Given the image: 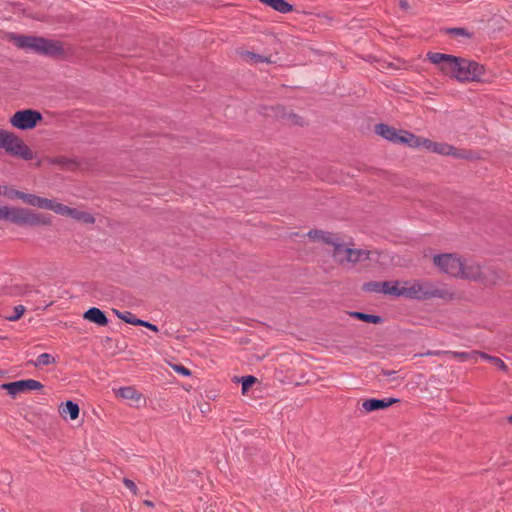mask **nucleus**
<instances>
[{"label": "nucleus", "instance_id": "10", "mask_svg": "<svg viewBox=\"0 0 512 512\" xmlns=\"http://www.w3.org/2000/svg\"><path fill=\"white\" fill-rule=\"evenodd\" d=\"M1 388L6 390L12 397L17 396L20 393H24L32 390H41L43 388L42 383L34 379H25L9 383H4Z\"/></svg>", "mask_w": 512, "mask_h": 512}, {"label": "nucleus", "instance_id": "8", "mask_svg": "<svg viewBox=\"0 0 512 512\" xmlns=\"http://www.w3.org/2000/svg\"><path fill=\"white\" fill-rule=\"evenodd\" d=\"M433 260L434 264L446 274L458 277L462 273L463 260L454 254L436 255Z\"/></svg>", "mask_w": 512, "mask_h": 512}, {"label": "nucleus", "instance_id": "36", "mask_svg": "<svg viewBox=\"0 0 512 512\" xmlns=\"http://www.w3.org/2000/svg\"><path fill=\"white\" fill-rule=\"evenodd\" d=\"M123 484L127 489H129L132 492L133 495H135V496L139 495V489L133 480H131L129 478H124Z\"/></svg>", "mask_w": 512, "mask_h": 512}, {"label": "nucleus", "instance_id": "18", "mask_svg": "<svg viewBox=\"0 0 512 512\" xmlns=\"http://www.w3.org/2000/svg\"><path fill=\"white\" fill-rule=\"evenodd\" d=\"M348 252V258L346 263H358L370 258L371 251L367 249H352Z\"/></svg>", "mask_w": 512, "mask_h": 512}, {"label": "nucleus", "instance_id": "37", "mask_svg": "<svg viewBox=\"0 0 512 512\" xmlns=\"http://www.w3.org/2000/svg\"><path fill=\"white\" fill-rule=\"evenodd\" d=\"M245 56L253 60L255 63H264L268 61L266 57L250 51L245 52Z\"/></svg>", "mask_w": 512, "mask_h": 512}, {"label": "nucleus", "instance_id": "43", "mask_svg": "<svg viewBox=\"0 0 512 512\" xmlns=\"http://www.w3.org/2000/svg\"><path fill=\"white\" fill-rule=\"evenodd\" d=\"M400 6L403 9H407L408 8V3L405 0H400Z\"/></svg>", "mask_w": 512, "mask_h": 512}, {"label": "nucleus", "instance_id": "31", "mask_svg": "<svg viewBox=\"0 0 512 512\" xmlns=\"http://www.w3.org/2000/svg\"><path fill=\"white\" fill-rule=\"evenodd\" d=\"M54 362H55V358L51 354L42 353L36 358V360L33 362V364L36 367H40V366H47V365L53 364Z\"/></svg>", "mask_w": 512, "mask_h": 512}, {"label": "nucleus", "instance_id": "22", "mask_svg": "<svg viewBox=\"0 0 512 512\" xmlns=\"http://www.w3.org/2000/svg\"><path fill=\"white\" fill-rule=\"evenodd\" d=\"M421 137H417L408 131H400V139L398 143L406 144L409 147H420Z\"/></svg>", "mask_w": 512, "mask_h": 512}, {"label": "nucleus", "instance_id": "44", "mask_svg": "<svg viewBox=\"0 0 512 512\" xmlns=\"http://www.w3.org/2000/svg\"><path fill=\"white\" fill-rule=\"evenodd\" d=\"M393 374H395V371H385V370L383 371V375L384 376H388L389 377V376H391Z\"/></svg>", "mask_w": 512, "mask_h": 512}, {"label": "nucleus", "instance_id": "27", "mask_svg": "<svg viewBox=\"0 0 512 512\" xmlns=\"http://www.w3.org/2000/svg\"><path fill=\"white\" fill-rule=\"evenodd\" d=\"M308 235L314 240H321L327 244L332 243V239L334 238L333 234L329 232H323L320 230L309 231Z\"/></svg>", "mask_w": 512, "mask_h": 512}, {"label": "nucleus", "instance_id": "3", "mask_svg": "<svg viewBox=\"0 0 512 512\" xmlns=\"http://www.w3.org/2000/svg\"><path fill=\"white\" fill-rule=\"evenodd\" d=\"M15 45L21 49L31 50L36 53L55 56L63 53L62 45L53 40L36 36H16Z\"/></svg>", "mask_w": 512, "mask_h": 512}, {"label": "nucleus", "instance_id": "38", "mask_svg": "<svg viewBox=\"0 0 512 512\" xmlns=\"http://www.w3.org/2000/svg\"><path fill=\"white\" fill-rule=\"evenodd\" d=\"M475 351H472V352H454V356L461 359L462 361H466L470 358H473L475 360H477V358L479 357V355H474Z\"/></svg>", "mask_w": 512, "mask_h": 512}, {"label": "nucleus", "instance_id": "2", "mask_svg": "<svg viewBox=\"0 0 512 512\" xmlns=\"http://www.w3.org/2000/svg\"><path fill=\"white\" fill-rule=\"evenodd\" d=\"M0 220H6L17 225L49 226L51 217L42 213H36L30 209L22 207H2L0 208Z\"/></svg>", "mask_w": 512, "mask_h": 512}, {"label": "nucleus", "instance_id": "29", "mask_svg": "<svg viewBox=\"0 0 512 512\" xmlns=\"http://www.w3.org/2000/svg\"><path fill=\"white\" fill-rule=\"evenodd\" d=\"M387 282L371 281L363 285V290L367 292L382 293L384 287H388Z\"/></svg>", "mask_w": 512, "mask_h": 512}, {"label": "nucleus", "instance_id": "32", "mask_svg": "<svg viewBox=\"0 0 512 512\" xmlns=\"http://www.w3.org/2000/svg\"><path fill=\"white\" fill-rule=\"evenodd\" d=\"M473 354L479 355L480 358L493 362L495 365L498 366V368H500L503 371L507 370V365L498 357L489 356L488 354L483 352H474Z\"/></svg>", "mask_w": 512, "mask_h": 512}, {"label": "nucleus", "instance_id": "40", "mask_svg": "<svg viewBox=\"0 0 512 512\" xmlns=\"http://www.w3.org/2000/svg\"><path fill=\"white\" fill-rule=\"evenodd\" d=\"M174 370L182 376H190L191 371L183 365H174Z\"/></svg>", "mask_w": 512, "mask_h": 512}, {"label": "nucleus", "instance_id": "14", "mask_svg": "<svg viewBox=\"0 0 512 512\" xmlns=\"http://www.w3.org/2000/svg\"><path fill=\"white\" fill-rule=\"evenodd\" d=\"M375 131L378 135L393 143H398L400 139V133L395 128L383 123L377 124Z\"/></svg>", "mask_w": 512, "mask_h": 512}, {"label": "nucleus", "instance_id": "45", "mask_svg": "<svg viewBox=\"0 0 512 512\" xmlns=\"http://www.w3.org/2000/svg\"><path fill=\"white\" fill-rule=\"evenodd\" d=\"M508 421H509V422H512V415H510V416L508 417Z\"/></svg>", "mask_w": 512, "mask_h": 512}, {"label": "nucleus", "instance_id": "5", "mask_svg": "<svg viewBox=\"0 0 512 512\" xmlns=\"http://www.w3.org/2000/svg\"><path fill=\"white\" fill-rule=\"evenodd\" d=\"M0 148L12 155L24 160H32L31 149L14 133L0 129Z\"/></svg>", "mask_w": 512, "mask_h": 512}, {"label": "nucleus", "instance_id": "28", "mask_svg": "<svg viewBox=\"0 0 512 512\" xmlns=\"http://www.w3.org/2000/svg\"><path fill=\"white\" fill-rule=\"evenodd\" d=\"M113 313L119 319L123 320L124 322L137 326V322L136 321H139V319L136 318L135 315L132 312H129V311L121 312V311H119L117 309H113Z\"/></svg>", "mask_w": 512, "mask_h": 512}, {"label": "nucleus", "instance_id": "39", "mask_svg": "<svg viewBox=\"0 0 512 512\" xmlns=\"http://www.w3.org/2000/svg\"><path fill=\"white\" fill-rule=\"evenodd\" d=\"M136 322H137V326H143V327L148 328L151 331L158 332V327L148 321L139 319V321H136Z\"/></svg>", "mask_w": 512, "mask_h": 512}, {"label": "nucleus", "instance_id": "34", "mask_svg": "<svg viewBox=\"0 0 512 512\" xmlns=\"http://www.w3.org/2000/svg\"><path fill=\"white\" fill-rule=\"evenodd\" d=\"M24 312L25 307L23 305H17L14 307L13 314L7 316L6 319L9 321H17L18 319H20Z\"/></svg>", "mask_w": 512, "mask_h": 512}, {"label": "nucleus", "instance_id": "24", "mask_svg": "<svg viewBox=\"0 0 512 512\" xmlns=\"http://www.w3.org/2000/svg\"><path fill=\"white\" fill-rule=\"evenodd\" d=\"M60 413L63 415H69L71 420H75L79 416V406L77 403L68 400L61 408Z\"/></svg>", "mask_w": 512, "mask_h": 512}, {"label": "nucleus", "instance_id": "7", "mask_svg": "<svg viewBox=\"0 0 512 512\" xmlns=\"http://www.w3.org/2000/svg\"><path fill=\"white\" fill-rule=\"evenodd\" d=\"M42 114L37 110H19L11 117L10 123L20 130L33 129L40 121Z\"/></svg>", "mask_w": 512, "mask_h": 512}, {"label": "nucleus", "instance_id": "4", "mask_svg": "<svg viewBox=\"0 0 512 512\" xmlns=\"http://www.w3.org/2000/svg\"><path fill=\"white\" fill-rule=\"evenodd\" d=\"M460 278L480 281L484 285H496L503 280V273L493 268H483L474 262H462V273Z\"/></svg>", "mask_w": 512, "mask_h": 512}, {"label": "nucleus", "instance_id": "12", "mask_svg": "<svg viewBox=\"0 0 512 512\" xmlns=\"http://www.w3.org/2000/svg\"><path fill=\"white\" fill-rule=\"evenodd\" d=\"M431 152L461 159L469 158V155L465 150L457 149L456 147L447 143L435 142Z\"/></svg>", "mask_w": 512, "mask_h": 512}, {"label": "nucleus", "instance_id": "16", "mask_svg": "<svg viewBox=\"0 0 512 512\" xmlns=\"http://www.w3.org/2000/svg\"><path fill=\"white\" fill-rule=\"evenodd\" d=\"M51 199H47L34 194L24 193L22 201L30 206L40 209H48Z\"/></svg>", "mask_w": 512, "mask_h": 512}, {"label": "nucleus", "instance_id": "13", "mask_svg": "<svg viewBox=\"0 0 512 512\" xmlns=\"http://www.w3.org/2000/svg\"><path fill=\"white\" fill-rule=\"evenodd\" d=\"M83 317L99 326H106L109 322L105 313L97 307L89 308L84 312Z\"/></svg>", "mask_w": 512, "mask_h": 512}, {"label": "nucleus", "instance_id": "46", "mask_svg": "<svg viewBox=\"0 0 512 512\" xmlns=\"http://www.w3.org/2000/svg\"><path fill=\"white\" fill-rule=\"evenodd\" d=\"M435 353H432V352H428L427 355H434Z\"/></svg>", "mask_w": 512, "mask_h": 512}, {"label": "nucleus", "instance_id": "42", "mask_svg": "<svg viewBox=\"0 0 512 512\" xmlns=\"http://www.w3.org/2000/svg\"><path fill=\"white\" fill-rule=\"evenodd\" d=\"M143 504L147 507H154V503L150 500H143Z\"/></svg>", "mask_w": 512, "mask_h": 512}, {"label": "nucleus", "instance_id": "25", "mask_svg": "<svg viewBox=\"0 0 512 512\" xmlns=\"http://www.w3.org/2000/svg\"><path fill=\"white\" fill-rule=\"evenodd\" d=\"M47 210H51L55 212L56 214L70 217L72 208L69 206H66L64 204L55 202L53 200H50V204Z\"/></svg>", "mask_w": 512, "mask_h": 512}, {"label": "nucleus", "instance_id": "1", "mask_svg": "<svg viewBox=\"0 0 512 512\" xmlns=\"http://www.w3.org/2000/svg\"><path fill=\"white\" fill-rule=\"evenodd\" d=\"M402 297L416 300L433 298L453 300L457 298V294L446 287H438L429 281H413L404 283Z\"/></svg>", "mask_w": 512, "mask_h": 512}, {"label": "nucleus", "instance_id": "23", "mask_svg": "<svg viewBox=\"0 0 512 512\" xmlns=\"http://www.w3.org/2000/svg\"><path fill=\"white\" fill-rule=\"evenodd\" d=\"M70 218L75 219L77 221L83 222L85 224H94L95 218L94 216L86 211H81L76 208H72Z\"/></svg>", "mask_w": 512, "mask_h": 512}, {"label": "nucleus", "instance_id": "30", "mask_svg": "<svg viewBox=\"0 0 512 512\" xmlns=\"http://www.w3.org/2000/svg\"><path fill=\"white\" fill-rule=\"evenodd\" d=\"M0 194L6 196L9 199H21L24 195V192L10 188L8 186H0Z\"/></svg>", "mask_w": 512, "mask_h": 512}, {"label": "nucleus", "instance_id": "17", "mask_svg": "<svg viewBox=\"0 0 512 512\" xmlns=\"http://www.w3.org/2000/svg\"><path fill=\"white\" fill-rule=\"evenodd\" d=\"M43 163L59 166L60 168L64 169L71 166L74 162L65 156L45 157L37 162V166H41Z\"/></svg>", "mask_w": 512, "mask_h": 512}, {"label": "nucleus", "instance_id": "11", "mask_svg": "<svg viewBox=\"0 0 512 512\" xmlns=\"http://www.w3.org/2000/svg\"><path fill=\"white\" fill-rule=\"evenodd\" d=\"M399 402V399L396 398H383V399H376L371 398L367 399L362 403V409L366 413H370L373 411L383 410L388 408L394 403Z\"/></svg>", "mask_w": 512, "mask_h": 512}, {"label": "nucleus", "instance_id": "35", "mask_svg": "<svg viewBox=\"0 0 512 512\" xmlns=\"http://www.w3.org/2000/svg\"><path fill=\"white\" fill-rule=\"evenodd\" d=\"M256 382V378L252 375L244 376L241 379L242 383V392H247L250 387Z\"/></svg>", "mask_w": 512, "mask_h": 512}, {"label": "nucleus", "instance_id": "20", "mask_svg": "<svg viewBox=\"0 0 512 512\" xmlns=\"http://www.w3.org/2000/svg\"><path fill=\"white\" fill-rule=\"evenodd\" d=\"M260 1L282 14L289 13L293 10V6L291 4H289L288 2H286L285 0H260Z\"/></svg>", "mask_w": 512, "mask_h": 512}, {"label": "nucleus", "instance_id": "21", "mask_svg": "<svg viewBox=\"0 0 512 512\" xmlns=\"http://www.w3.org/2000/svg\"><path fill=\"white\" fill-rule=\"evenodd\" d=\"M349 315L355 319H358V320H361V321L367 322V323L381 324L383 322V318L379 315L367 314V313L358 312V311H351V312H349Z\"/></svg>", "mask_w": 512, "mask_h": 512}, {"label": "nucleus", "instance_id": "9", "mask_svg": "<svg viewBox=\"0 0 512 512\" xmlns=\"http://www.w3.org/2000/svg\"><path fill=\"white\" fill-rule=\"evenodd\" d=\"M427 58L431 63L438 65L443 74L454 78L455 68L456 65H458L459 57L439 52H429L427 54Z\"/></svg>", "mask_w": 512, "mask_h": 512}, {"label": "nucleus", "instance_id": "19", "mask_svg": "<svg viewBox=\"0 0 512 512\" xmlns=\"http://www.w3.org/2000/svg\"><path fill=\"white\" fill-rule=\"evenodd\" d=\"M116 395L123 399L132 400L135 403H138L140 400H142V394L131 386L119 388L116 392Z\"/></svg>", "mask_w": 512, "mask_h": 512}, {"label": "nucleus", "instance_id": "26", "mask_svg": "<svg viewBox=\"0 0 512 512\" xmlns=\"http://www.w3.org/2000/svg\"><path fill=\"white\" fill-rule=\"evenodd\" d=\"M389 285L388 287H384L382 290L383 294L394 295L397 297L402 296V292L404 291V284L399 286L398 282H390L386 281Z\"/></svg>", "mask_w": 512, "mask_h": 512}, {"label": "nucleus", "instance_id": "15", "mask_svg": "<svg viewBox=\"0 0 512 512\" xmlns=\"http://www.w3.org/2000/svg\"><path fill=\"white\" fill-rule=\"evenodd\" d=\"M330 244L333 246L332 254L334 259L340 264L346 263L348 258L347 251L350 250V247L346 246L345 244L339 243L335 238L332 239V243Z\"/></svg>", "mask_w": 512, "mask_h": 512}, {"label": "nucleus", "instance_id": "6", "mask_svg": "<svg viewBox=\"0 0 512 512\" xmlns=\"http://www.w3.org/2000/svg\"><path fill=\"white\" fill-rule=\"evenodd\" d=\"M454 78L461 82L480 81L484 75V67L479 63L462 57L458 58Z\"/></svg>", "mask_w": 512, "mask_h": 512}, {"label": "nucleus", "instance_id": "41", "mask_svg": "<svg viewBox=\"0 0 512 512\" xmlns=\"http://www.w3.org/2000/svg\"><path fill=\"white\" fill-rule=\"evenodd\" d=\"M434 143H435L434 141H431L429 139L421 137L420 147H423V148L427 149L428 151H431Z\"/></svg>", "mask_w": 512, "mask_h": 512}, {"label": "nucleus", "instance_id": "33", "mask_svg": "<svg viewBox=\"0 0 512 512\" xmlns=\"http://www.w3.org/2000/svg\"><path fill=\"white\" fill-rule=\"evenodd\" d=\"M446 33L466 38L473 37V33L463 27L447 28Z\"/></svg>", "mask_w": 512, "mask_h": 512}]
</instances>
